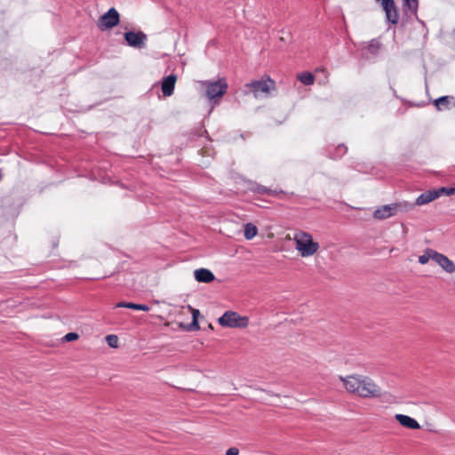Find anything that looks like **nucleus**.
Listing matches in <instances>:
<instances>
[{
    "mask_svg": "<svg viewBox=\"0 0 455 455\" xmlns=\"http://www.w3.org/2000/svg\"><path fill=\"white\" fill-rule=\"evenodd\" d=\"M347 391L356 394L363 398L380 397L381 388L369 377L362 375H350L346 378L339 377Z\"/></svg>",
    "mask_w": 455,
    "mask_h": 455,
    "instance_id": "obj_1",
    "label": "nucleus"
},
{
    "mask_svg": "<svg viewBox=\"0 0 455 455\" xmlns=\"http://www.w3.org/2000/svg\"><path fill=\"white\" fill-rule=\"evenodd\" d=\"M296 249L302 257H309L315 254L319 249V243L314 242L310 234L307 232H299L294 237Z\"/></svg>",
    "mask_w": 455,
    "mask_h": 455,
    "instance_id": "obj_2",
    "label": "nucleus"
},
{
    "mask_svg": "<svg viewBox=\"0 0 455 455\" xmlns=\"http://www.w3.org/2000/svg\"><path fill=\"white\" fill-rule=\"evenodd\" d=\"M219 323L222 327L228 328H245L249 324L247 316H241L237 312L226 311L219 319Z\"/></svg>",
    "mask_w": 455,
    "mask_h": 455,
    "instance_id": "obj_3",
    "label": "nucleus"
},
{
    "mask_svg": "<svg viewBox=\"0 0 455 455\" xmlns=\"http://www.w3.org/2000/svg\"><path fill=\"white\" fill-rule=\"evenodd\" d=\"M245 87L257 98L263 94L267 95L270 91L275 90V83L269 76H267L266 79L253 80L246 84Z\"/></svg>",
    "mask_w": 455,
    "mask_h": 455,
    "instance_id": "obj_4",
    "label": "nucleus"
},
{
    "mask_svg": "<svg viewBox=\"0 0 455 455\" xmlns=\"http://www.w3.org/2000/svg\"><path fill=\"white\" fill-rule=\"evenodd\" d=\"M203 85L205 87V95L209 100L221 98L227 92L228 87L224 78L214 82L204 81Z\"/></svg>",
    "mask_w": 455,
    "mask_h": 455,
    "instance_id": "obj_5",
    "label": "nucleus"
},
{
    "mask_svg": "<svg viewBox=\"0 0 455 455\" xmlns=\"http://www.w3.org/2000/svg\"><path fill=\"white\" fill-rule=\"evenodd\" d=\"M120 22V15L116 8L111 7L107 12H105L98 21V27L100 30L112 28L117 26Z\"/></svg>",
    "mask_w": 455,
    "mask_h": 455,
    "instance_id": "obj_6",
    "label": "nucleus"
},
{
    "mask_svg": "<svg viewBox=\"0 0 455 455\" xmlns=\"http://www.w3.org/2000/svg\"><path fill=\"white\" fill-rule=\"evenodd\" d=\"M247 188L248 190L253 193H257L259 195L267 194L271 196L278 197L279 199L286 198L290 195L288 192H285L283 190L271 189L255 181H249Z\"/></svg>",
    "mask_w": 455,
    "mask_h": 455,
    "instance_id": "obj_7",
    "label": "nucleus"
},
{
    "mask_svg": "<svg viewBox=\"0 0 455 455\" xmlns=\"http://www.w3.org/2000/svg\"><path fill=\"white\" fill-rule=\"evenodd\" d=\"M124 40L130 47L142 49L146 46L147 35L142 31H127L124 34Z\"/></svg>",
    "mask_w": 455,
    "mask_h": 455,
    "instance_id": "obj_8",
    "label": "nucleus"
},
{
    "mask_svg": "<svg viewBox=\"0 0 455 455\" xmlns=\"http://www.w3.org/2000/svg\"><path fill=\"white\" fill-rule=\"evenodd\" d=\"M402 207L401 204H391L383 205L376 209L373 212V217L377 220H385L396 214L399 208Z\"/></svg>",
    "mask_w": 455,
    "mask_h": 455,
    "instance_id": "obj_9",
    "label": "nucleus"
},
{
    "mask_svg": "<svg viewBox=\"0 0 455 455\" xmlns=\"http://www.w3.org/2000/svg\"><path fill=\"white\" fill-rule=\"evenodd\" d=\"M436 262L445 272L451 274L455 271V264L444 254L436 251L434 254Z\"/></svg>",
    "mask_w": 455,
    "mask_h": 455,
    "instance_id": "obj_10",
    "label": "nucleus"
},
{
    "mask_svg": "<svg viewBox=\"0 0 455 455\" xmlns=\"http://www.w3.org/2000/svg\"><path fill=\"white\" fill-rule=\"evenodd\" d=\"M176 81L177 76L174 74H171L163 79L161 89L164 96L170 97L173 94Z\"/></svg>",
    "mask_w": 455,
    "mask_h": 455,
    "instance_id": "obj_11",
    "label": "nucleus"
},
{
    "mask_svg": "<svg viewBox=\"0 0 455 455\" xmlns=\"http://www.w3.org/2000/svg\"><path fill=\"white\" fill-rule=\"evenodd\" d=\"M403 8L408 17L413 16L416 20L425 27L424 21L419 19L417 15L419 8V0H403Z\"/></svg>",
    "mask_w": 455,
    "mask_h": 455,
    "instance_id": "obj_12",
    "label": "nucleus"
},
{
    "mask_svg": "<svg viewBox=\"0 0 455 455\" xmlns=\"http://www.w3.org/2000/svg\"><path fill=\"white\" fill-rule=\"evenodd\" d=\"M195 279L199 283H209L215 279L214 274L207 268H198L194 271Z\"/></svg>",
    "mask_w": 455,
    "mask_h": 455,
    "instance_id": "obj_13",
    "label": "nucleus"
},
{
    "mask_svg": "<svg viewBox=\"0 0 455 455\" xmlns=\"http://www.w3.org/2000/svg\"><path fill=\"white\" fill-rule=\"evenodd\" d=\"M395 418L404 427L412 430L420 428V425L419 424V422L410 416L403 414H395Z\"/></svg>",
    "mask_w": 455,
    "mask_h": 455,
    "instance_id": "obj_14",
    "label": "nucleus"
},
{
    "mask_svg": "<svg viewBox=\"0 0 455 455\" xmlns=\"http://www.w3.org/2000/svg\"><path fill=\"white\" fill-rule=\"evenodd\" d=\"M434 104L437 110H446L451 108V105L455 106V98L453 96H441L435 100Z\"/></svg>",
    "mask_w": 455,
    "mask_h": 455,
    "instance_id": "obj_15",
    "label": "nucleus"
},
{
    "mask_svg": "<svg viewBox=\"0 0 455 455\" xmlns=\"http://www.w3.org/2000/svg\"><path fill=\"white\" fill-rule=\"evenodd\" d=\"M436 198H438V193H436L435 189L427 190L425 193L420 194L417 197V199L415 201V204L416 205L427 204Z\"/></svg>",
    "mask_w": 455,
    "mask_h": 455,
    "instance_id": "obj_16",
    "label": "nucleus"
},
{
    "mask_svg": "<svg viewBox=\"0 0 455 455\" xmlns=\"http://www.w3.org/2000/svg\"><path fill=\"white\" fill-rule=\"evenodd\" d=\"M386 14V20L388 23H391L393 25H395L398 23L399 20V12L398 8L395 5V2L393 3L392 7H388L386 10H384Z\"/></svg>",
    "mask_w": 455,
    "mask_h": 455,
    "instance_id": "obj_17",
    "label": "nucleus"
},
{
    "mask_svg": "<svg viewBox=\"0 0 455 455\" xmlns=\"http://www.w3.org/2000/svg\"><path fill=\"white\" fill-rule=\"evenodd\" d=\"M117 307H126L134 310L148 311L149 307L146 304H136L132 302H120L116 305Z\"/></svg>",
    "mask_w": 455,
    "mask_h": 455,
    "instance_id": "obj_18",
    "label": "nucleus"
},
{
    "mask_svg": "<svg viewBox=\"0 0 455 455\" xmlns=\"http://www.w3.org/2000/svg\"><path fill=\"white\" fill-rule=\"evenodd\" d=\"M347 152V148L345 144H339L338 145L333 152H330L329 153V157L331 158V159H339L341 158Z\"/></svg>",
    "mask_w": 455,
    "mask_h": 455,
    "instance_id": "obj_19",
    "label": "nucleus"
},
{
    "mask_svg": "<svg viewBox=\"0 0 455 455\" xmlns=\"http://www.w3.org/2000/svg\"><path fill=\"white\" fill-rule=\"evenodd\" d=\"M257 234L258 228L254 224L249 222L244 225V237L246 240H251Z\"/></svg>",
    "mask_w": 455,
    "mask_h": 455,
    "instance_id": "obj_20",
    "label": "nucleus"
},
{
    "mask_svg": "<svg viewBox=\"0 0 455 455\" xmlns=\"http://www.w3.org/2000/svg\"><path fill=\"white\" fill-rule=\"evenodd\" d=\"M297 77L305 85H312L315 82V76L307 71L299 73Z\"/></svg>",
    "mask_w": 455,
    "mask_h": 455,
    "instance_id": "obj_21",
    "label": "nucleus"
},
{
    "mask_svg": "<svg viewBox=\"0 0 455 455\" xmlns=\"http://www.w3.org/2000/svg\"><path fill=\"white\" fill-rule=\"evenodd\" d=\"M435 253H436V251L433 249H427L424 253L419 257V262L422 265H425L429 261L430 259L435 261Z\"/></svg>",
    "mask_w": 455,
    "mask_h": 455,
    "instance_id": "obj_22",
    "label": "nucleus"
},
{
    "mask_svg": "<svg viewBox=\"0 0 455 455\" xmlns=\"http://www.w3.org/2000/svg\"><path fill=\"white\" fill-rule=\"evenodd\" d=\"M381 47V44L379 40L377 39H372L368 46H367V50L368 52L372 54V55H376L379 52V50L380 49Z\"/></svg>",
    "mask_w": 455,
    "mask_h": 455,
    "instance_id": "obj_23",
    "label": "nucleus"
},
{
    "mask_svg": "<svg viewBox=\"0 0 455 455\" xmlns=\"http://www.w3.org/2000/svg\"><path fill=\"white\" fill-rule=\"evenodd\" d=\"M180 327L187 331H198L200 329L198 321L196 317L192 319V322L188 324L180 323Z\"/></svg>",
    "mask_w": 455,
    "mask_h": 455,
    "instance_id": "obj_24",
    "label": "nucleus"
},
{
    "mask_svg": "<svg viewBox=\"0 0 455 455\" xmlns=\"http://www.w3.org/2000/svg\"><path fill=\"white\" fill-rule=\"evenodd\" d=\"M436 193H438V197L442 195L451 196L455 194V187L454 188H446L441 187L437 189H435Z\"/></svg>",
    "mask_w": 455,
    "mask_h": 455,
    "instance_id": "obj_25",
    "label": "nucleus"
},
{
    "mask_svg": "<svg viewBox=\"0 0 455 455\" xmlns=\"http://www.w3.org/2000/svg\"><path fill=\"white\" fill-rule=\"evenodd\" d=\"M106 340L110 347L116 348L118 347V337L116 335L109 334L106 337Z\"/></svg>",
    "mask_w": 455,
    "mask_h": 455,
    "instance_id": "obj_26",
    "label": "nucleus"
},
{
    "mask_svg": "<svg viewBox=\"0 0 455 455\" xmlns=\"http://www.w3.org/2000/svg\"><path fill=\"white\" fill-rule=\"evenodd\" d=\"M79 338L76 332H68L63 337V340L67 342L76 340Z\"/></svg>",
    "mask_w": 455,
    "mask_h": 455,
    "instance_id": "obj_27",
    "label": "nucleus"
},
{
    "mask_svg": "<svg viewBox=\"0 0 455 455\" xmlns=\"http://www.w3.org/2000/svg\"><path fill=\"white\" fill-rule=\"evenodd\" d=\"M376 2L379 3L383 11L388 7L393 6L394 0H376Z\"/></svg>",
    "mask_w": 455,
    "mask_h": 455,
    "instance_id": "obj_28",
    "label": "nucleus"
},
{
    "mask_svg": "<svg viewBox=\"0 0 455 455\" xmlns=\"http://www.w3.org/2000/svg\"><path fill=\"white\" fill-rule=\"evenodd\" d=\"M239 450L236 447H231L226 451V455H238Z\"/></svg>",
    "mask_w": 455,
    "mask_h": 455,
    "instance_id": "obj_29",
    "label": "nucleus"
},
{
    "mask_svg": "<svg viewBox=\"0 0 455 455\" xmlns=\"http://www.w3.org/2000/svg\"><path fill=\"white\" fill-rule=\"evenodd\" d=\"M200 314L198 309H194L192 313V318L196 317L197 319L198 315Z\"/></svg>",
    "mask_w": 455,
    "mask_h": 455,
    "instance_id": "obj_30",
    "label": "nucleus"
}]
</instances>
